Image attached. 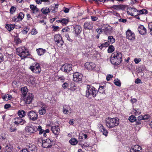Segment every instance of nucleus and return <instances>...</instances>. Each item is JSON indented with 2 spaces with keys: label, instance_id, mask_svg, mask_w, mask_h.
<instances>
[{
  "label": "nucleus",
  "instance_id": "nucleus-1",
  "mask_svg": "<svg viewBox=\"0 0 152 152\" xmlns=\"http://www.w3.org/2000/svg\"><path fill=\"white\" fill-rule=\"evenodd\" d=\"M111 63L115 65H118L122 61V54L118 51L114 52L111 55L110 58Z\"/></svg>",
  "mask_w": 152,
  "mask_h": 152
},
{
  "label": "nucleus",
  "instance_id": "nucleus-2",
  "mask_svg": "<svg viewBox=\"0 0 152 152\" xmlns=\"http://www.w3.org/2000/svg\"><path fill=\"white\" fill-rule=\"evenodd\" d=\"M106 126L110 129L117 126L119 123V120L117 117L111 118L109 117L106 118L105 121Z\"/></svg>",
  "mask_w": 152,
  "mask_h": 152
},
{
  "label": "nucleus",
  "instance_id": "nucleus-3",
  "mask_svg": "<svg viewBox=\"0 0 152 152\" xmlns=\"http://www.w3.org/2000/svg\"><path fill=\"white\" fill-rule=\"evenodd\" d=\"M16 51L17 54L22 59H24L30 55L28 49L24 47L17 48Z\"/></svg>",
  "mask_w": 152,
  "mask_h": 152
},
{
  "label": "nucleus",
  "instance_id": "nucleus-4",
  "mask_svg": "<svg viewBox=\"0 0 152 152\" xmlns=\"http://www.w3.org/2000/svg\"><path fill=\"white\" fill-rule=\"evenodd\" d=\"M86 96L89 97L91 96L94 98L96 97L98 94L97 90L91 85H87L86 91Z\"/></svg>",
  "mask_w": 152,
  "mask_h": 152
},
{
  "label": "nucleus",
  "instance_id": "nucleus-5",
  "mask_svg": "<svg viewBox=\"0 0 152 152\" xmlns=\"http://www.w3.org/2000/svg\"><path fill=\"white\" fill-rule=\"evenodd\" d=\"M29 68L33 72L36 74L40 73L41 71L40 64L37 62L32 64Z\"/></svg>",
  "mask_w": 152,
  "mask_h": 152
},
{
  "label": "nucleus",
  "instance_id": "nucleus-6",
  "mask_svg": "<svg viewBox=\"0 0 152 152\" xmlns=\"http://www.w3.org/2000/svg\"><path fill=\"white\" fill-rule=\"evenodd\" d=\"M23 98L24 102L26 104H29L32 102L34 98V96L32 93L28 92L23 96Z\"/></svg>",
  "mask_w": 152,
  "mask_h": 152
},
{
  "label": "nucleus",
  "instance_id": "nucleus-7",
  "mask_svg": "<svg viewBox=\"0 0 152 152\" xmlns=\"http://www.w3.org/2000/svg\"><path fill=\"white\" fill-rule=\"evenodd\" d=\"M143 120V117L142 115L139 116L137 118V120L136 118L134 115V123H135L134 126L136 129L137 130H139L140 129V126L142 121H140Z\"/></svg>",
  "mask_w": 152,
  "mask_h": 152
},
{
  "label": "nucleus",
  "instance_id": "nucleus-8",
  "mask_svg": "<svg viewBox=\"0 0 152 152\" xmlns=\"http://www.w3.org/2000/svg\"><path fill=\"white\" fill-rule=\"evenodd\" d=\"M101 26L103 31L107 35L110 33L112 30V28L107 24L102 23L101 24Z\"/></svg>",
  "mask_w": 152,
  "mask_h": 152
},
{
  "label": "nucleus",
  "instance_id": "nucleus-9",
  "mask_svg": "<svg viewBox=\"0 0 152 152\" xmlns=\"http://www.w3.org/2000/svg\"><path fill=\"white\" fill-rule=\"evenodd\" d=\"M83 75L78 72H75L73 74V80L74 81L77 82L79 83L82 82Z\"/></svg>",
  "mask_w": 152,
  "mask_h": 152
},
{
  "label": "nucleus",
  "instance_id": "nucleus-10",
  "mask_svg": "<svg viewBox=\"0 0 152 152\" xmlns=\"http://www.w3.org/2000/svg\"><path fill=\"white\" fill-rule=\"evenodd\" d=\"M73 28V33L75 36H78L82 31L81 27L79 25H76L74 26Z\"/></svg>",
  "mask_w": 152,
  "mask_h": 152
},
{
  "label": "nucleus",
  "instance_id": "nucleus-11",
  "mask_svg": "<svg viewBox=\"0 0 152 152\" xmlns=\"http://www.w3.org/2000/svg\"><path fill=\"white\" fill-rule=\"evenodd\" d=\"M72 69V65L71 64H65L62 65L61 69L63 71L67 73L71 71Z\"/></svg>",
  "mask_w": 152,
  "mask_h": 152
},
{
  "label": "nucleus",
  "instance_id": "nucleus-12",
  "mask_svg": "<svg viewBox=\"0 0 152 152\" xmlns=\"http://www.w3.org/2000/svg\"><path fill=\"white\" fill-rule=\"evenodd\" d=\"M28 115L30 119L32 121H35L38 119L37 113L33 111L29 112Z\"/></svg>",
  "mask_w": 152,
  "mask_h": 152
},
{
  "label": "nucleus",
  "instance_id": "nucleus-13",
  "mask_svg": "<svg viewBox=\"0 0 152 152\" xmlns=\"http://www.w3.org/2000/svg\"><path fill=\"white\" fill-rule=\"evenodd\" d=\"M54 40L57 44H58L61 46L63 45L64 42L61 35L59 34H55L54 36Z\"/></svg>",
  "mask_w": 152,
  "mask_h": 152
},
{
  "label": "nucleus",
  "instance_id": "nucleus-14",
  "mask_svg": "<svg viewBox=\"0 0 152 152\" xmlns=\"http://www.w3.org/2000/svg\"><path fill=\"white\" fill-rule=\"evenodd\" d=\"M14 123L17 126L23 125L26 123L25 120L23 119L21 117H16L14 119Z\"/></svg>",
  "mask_w": 152,
  "mask_h": 152
},
{
  "label": "nucleus",
  "instance_id": "nucleus-15",
  "mask_svg": "<svg viewBox=\"0 0 152 152\" xmlns=\"http://www.w3.org/2000/svg\"><path fill=\"white\" fill-rule=\"evenodd\" d=\"M51 141L49 139H47L45 140H42V145L44 148H51L52 146Z\"/></svg>",
  "mask_w": 152,
  "mask_h": 152
},
{
  "label": "nucleus",
  "instance_id": "nucleus-16",
  "mask_svg": "<svg viewBox=\"0 0 152 152\" xmlns=\"http://www.w3.org/2000/svg\"><path fill=\"white\" fill-rule=\"evenodd\" d=\"M25 130L27 132L31 134L37 132V127L32 125L27 126L25 127Z\"/></svg>",
  "mask_w": 152,
  "mask_h": 152
},
{
  "label": "nucleus",
  "instance_id": "nucleus-17",
  "mask_svg": "<svg viewBox=\"0 0 152 152\" xmlns=\"http://www.w3.org/2000/svg\"><path fill=\"white\" fill-rule=\"evenodd\" d=\"M85 67L89 70H91L96 67L95 64L93 62H86L85 64Z\"/></svg>",
  "mask_w": 152,
  "mask_h": 152
},
{
  "label": "nucleus",
  "instance_id": "nucleus-18",
  "mask_svg": "<svg viewBox=\"0 0 152 152\" xmlns=\"http://www.w3.org/2000/svg\"><path fill=\"white\" fill-rule=\"evenodd\" d=\"M93 27V24L92 21L86 22L83 25L84 28L86 30H91Z\"/></svg>",
  "mask_w": 152,
  "mask_h": 152
},
{
  "label": "nucleus",
  "instance_id": "nucleus-19",
  "mask_svg": "<svg viewBox=\"0 0 152 152\" xmlns=\"http://www.w3.org/2000/svg\"><path fill=\"white\" fill-rule=\"evenodd\" d=\"M63 112L64 114L69 115L71 113V109L69 105H64L63 106Z\"/></svg>",
  "mask_w": 152,
  "mask_h": 152
},
{
  "label": "nucleus",
  "instance_id": "nucleus-20",
  "mask_svg": "<svg viewBox=\"0 0 152 152\" xmlns=\"http://www.w3.org/2000/svg\"><path fill=\"white\" fill-rule=\"evenodd\" d=\"M51 131L54 134L57 136L60 132V129L58 126H51Z\"/></svg>",
  "mask_w": 152,
  "mask_h": 152
},
{
  "label": "nucleus",
  "instance_id": "nucleus-21",
  "mask_svg": "<svg viewBox=\"0 0 152 152\" xmlns=\"http://www.w3.org/2000/svg\"><path fill=\"white\" fill-rule=\"evenodd\" d=\"M56 21L57 23H60L63 25H66L69 22V20L67 18H62Z\"/></svg>",
  "mask_w": 152,
  "mask_h": 152
},
{
  "label": "nucleus",
  "instance_id": "nucleus-22",
  "mask_svg": "<svg viewBox=\"0 0 152 152\" xmlns=\"http://www.w3.org/2000/svg\"><path fill=\"white\" fill-rule=\"evenodd\" d=\"M99 130L102 133L103 135L105 136H107L108 132V131L102 124H99L98 126Z\"/></svg>",
  "mask_w": 152,
  "mask_h": 152
},
{
  "label": "nucleus",
  "instance_id": "nucleus-23",
  "mask_svg": "<svg viewBox=\"0 0 152 152\" xmlns=\"http://www.w3.org/2000/svg\"><path fill=\"white\" fill-rule=\"evenodd\" d=\"M27 147L29 152H37V149L35 145L29 144Z\"/></svg>",
  "mask_w": 152,
  "mask_h": 152
},
{
  "label": "nucleus",
  "instance_id": "nucleus-24",
  "mask_svg": "<svg viewBox=\"0 0 152 152\" xmlns=\"http://www.w3.org/2000/svg\"><path fill=\"white\" fill-rule=\"evenodd\" d=\"M113 8L117 10H125L126 6L124 5L119 4L117 5H114L110 7V8Z\"/></svg>",
  "mask_w": 152,
  "mask_h": 152
},
{
  "label": "nucleus",
  "instance_id": "nucleus-25",
  "mask_svg": "<svg viewBox=\"0 0 152 152\" xmlns=\"http://www.w3.org/2000/svg\"><path fill=\"white\" fill-rule=\"evenodd\" d=\"M138 30L139 33L141 35L145 34L147 33L146 29L143 25H141L139 26Z\"/></svg>",
  "mask_w": 152,
  "mask_h": 152
},
{
  "label": "nucleus",
  "instance_id": "nucleus-26",
  "mask_svg": "<svg viewBox=\"0 0 152 152\" xmlns=\"http://www.w3.org/2000/svg\"><path fill=\"white\" fill-rule=\"evenodd\" d=\"M126 37L129 40H132L133 38V33L132 31L128 29L126 32Z\"/></svg>",
  "mask_w": 152,
  "mask_h": 152
},
{
  "label": "nucleus",
  "instance_id": "nucleus-27",
  "mask_svg": "<svg viewBox=\"0 0 152 152\" xmlns=\"http://www.w3.org/2000/svg\"><path fill=\"white\" fill-rule=\"evenodd\" d=\"M46 105L45 104H43L42 106L39 110V113L40 115H43L45 114L46 112Z\"/></svg>",
  "mask_w": 152,
  "mask_h": 152
},
{
  "label": "nucleus",
  "instance_id": "nucleus-28",
  "mask_svg": "<svg viewBox=\"0 0 152 152\" xmlns=\"http://www.w3.org/2000/svg\"><path fill=\"white\" fill-rule=\"evenodd\" d=\"M134 11L135 12H137V15H134L135 14L134 13V17H135L136 18L139 19L140 17L139 15L141 14H142V10H139L134 7Z\"/></svg>",
  "mask_w": 152,
  "mask_h": 152
},
{
  "label": "nucleus",
  "instance_id": "nucleus-29",
  "mask_svg": "<svg viewBox=\"0 0 152 152\" xmlns=\"http://www.w3.org/2000/svg\"><path fill=\"white\" fill-rule=\"evenodd\" d=\"M69 89L71 91H74L77 88V86L73 82L71 83L69 85Z\"/></svg>",
  "mask_w": 152,
  "mask_h": 152
},
{
  "label": "nucleus",
  "instance_id": "nucleus-30",
  "mask_svg": "<svg viewBox=\"0 0 152 152\" xmlns=\"http://www.w3.org/2000/svg\"><path fill=\"white\" fill-rule=\"evenodd\" d=\"M30 7L32 11V13H33L35 14L39 11L38 8H37L34 5H31L30 6Z\"/></svg>",
  "mask_w": 152,
  "mask_h": 152
},
{
  "label": "nucleus",
  "instance_id": "nucleus-31",
  "mask_svg": "<svg viewBox=\"0 0 152 152\" xmlns=\"http://www.w3.org/2000/svg\"><path fill=\"white\" fill-rule=\"evenodd\" d=\"M109 46L108 42H106L103 43H100L98 44L97 47L99 48L100 50H102L104 48H106Z\"/></svg>",
  "mask_w": 152,
  "mask_h": 152
},
{
  "label": "nucleus",
  "instance_id": "nucleus-32",
  "mask_svg": "<svg viewBox=\"0 0 152 152\" xmlns=\"http://www.w3.org/2000/svg\"><path fill=\"white\" fill-rule=\"evenodd\" d=\"M142 147L138 145H134V152H142Z\"/></svg>",
  "mask_w": 152,
  "mask_h": 152
},
{
  "label": "nucleus",
  "instance_id": "nucleus-33",
  "mask_svg": "<svg viewBox=\"0 0 152 152\" xmlns=\"http://www.w3.org/2000/svg\"><path fill=\"white\" fill-rule=\"evenodd\" d=\"M36 51L37 52L38 55L39 56L43 55L46 51L45 49L42 48L37 49Z\"/></svg>",
  "mask_w": 152,
  "mask_h": 152
},
{
  "label": "nucleus",
  "instance_id": "nucleus-34",
  "mask_svg": "<svg viewBox=\"0 0 152 152\" xmlns=\"http://www.w3.org/2000/svg\"><path fill=\"white\" fill-rule=\"evenodd\" d=\"M18 114L19 116L18 117H21V118L24 117L26 114L25 112L23 110H19L18 111Z\"/></svg>",
  "mask_w": 152,
  "mask_h": 152
},
{
  "label": "nucleus",
  "instance_id": "nucleus-35",
  "mask_svg": "<svg viewBox=\"0 0 152 152\" xmlns=\"http://www.w3.org/2000/svg\"><path fill=\"white\" fill-rule=\"evenodd\" d=\"M58 4H55V7H51L50 10L51 12L54 13H55L57 12L58 10Z\"/></svg>",
  "mask_w": 152,
  "mask_h": 152
},
{
  "label": "nucleus",
  "instance_id": "nucleus-36",
  "mask_svg": "<svg viewBox=\"0 0 152 152\" xmlns=\"http://www.w3.org/2000/svg\"><path fill=\"white\" fill-rule=\"evenodd\" d=\"M41 11L43 14L46 15L50 12V10L47 7H44L41 9Z\"/></svg>",
  "mask_w": 152,
  "mask_h": 152
},
{
  "label": "nucleus",
  "instance_id": "nucleus-37",
  "mask_svg": "<svg viewBox=\"0 0 152 152\" xmlns=\"http://www.w3.org/2000/svg\"><path fill=\"white\" fill-rule=\"evenodd\" d=\"M104 86H100L98 90H97L98 93L99 92L100 94H105V89Z\"/></svg>",
  "mask_w": 152,
  "mask_h": 152
},
{
  "label": "nucleus",
  "instance_id": "nucleus-38",
  "mask_svg": "<svg viewBox=\"0 0 152 152\" xmlns=\"http://www.w3.org/2000/svg\"><path fill=\"white\" fill-rule=\"evenodd\" d=\"M115 41V39L113 38L112 36H109L108 37V44H112L114 43Z\"/></svg>",
  "mask_w": 152,
  "mask_h": 152
},
{
  "label": "nucleus",
  "instance_id": "nucleus-39",
  "mask_svg": "<svg viewBox=\"0 0 152 152\" xmlns=\"http://www.w3.org/2000/svg\"><path fill=\"white\" fill-rule=\"evenodd\" d=\"M29 29L30 28L28 26H25L21 31V33L23 34H26L29 31Z\"/></svg>",
  "mask_w": 152,
  "mask_h": 152
},
{
  "label": "nucleus",
  "instance_id": "nucleus-40",
  "mask_svg": "<svg viewBox=\"0 0 152 152\" xmlns=\"http://www.w3.org/2000/svg\"><path fill=\"white\" fill-rule=\"evenodd\" d=\"M5 27L9 31H10L14 28L15 26L12 24H7Z\"/></svg>",
  "mask_w": 152,
  "mask_h": 152
},
{
  "label": "nucleus",
  "instance_id": "nucleus-41",
  "mask_svg": "<svg viewBox=\"0 0 152 152\" xmlns=\"http://www.w3.org/2000/svg\"><path fill=\"white\" fill-rule=\"evenodd\" d=\"M22 91V94L23 95V96H24L27 93H28L29 92H28V89L26 87H24L22 88L21 89Z\"/></svg>",
  "mask_w": 152,
  "mask_h": 152
},
{
  "label": "nucleus",
  "instance_id": "nucleus-42",
  "mask_svg": "<svg viewBox=\"0 0 152 152\" xmlns=\"http://www.w3.org/2000/svg\"><path fill=\"white\" fill-rule=\"evenodd\" d=\"M69 142L72 145L77 144L78 142L77 140L75 138H72L69 141Z\"/></svg>",
  "mask_w": 152,
  "mask_h": 152
},
{
  "label": "nucleus",
  "instance_id": "nucleus-43",
  "mask_svg": "<svg viewBox=\"0 0 152 152\" xmlns=\"http://www.w3.org/2000/svg\"><path fill=\"white\" fill-rule=\"evenodd\" d=\"M12 96L10 95L7 94L4 95L3 97L4 100H7L11 99L12 98Z\"/></svg>",
  "mask_w": 152,
  "mask_h": 152
},
{
  "label": "nucleus",
  "instance_id": "nucleus-44",
  "mask_svg": "<svg viewBox=\"0 0 152 152\" xmlns=\"http://www.w3.org/2000/svg\"><path fill=\"white\" fill-rule=\"evenodd\" d=\"M115 50V48L113 45L109 46L107 50V52L108 53H112Z\"/></svg>",
  "mask_w": 152,
  "mask_h": 152
},
{
  "label": "nucleus",
  "instance_id": "nucleus-45",
  "mask_svg": "<svg viewBox=\"0 0 152 152\" xmlns=\"http://www.w3.org/2000/svg\"><path fill=\"white\" fill-rule=\"evenodd\" d=\"M114 84L116 86H120L121 85V83L120 80L118 79H115L114 81Z\"/></svg>",
  "mask_w": 152,
  "mask_h": 152
},
{
  "label": "nucleus",
  "instance_id": "nucleus-46",
  "mask_svg": "<svg viewBox=\"0 0 152 152\" xmlns=\"http://www.w3.org/2000/svg\"><path fill=\"white\" fill-rule=\"evenodd\" d=\"M134 114L135 115H138L141 113V111L138 109H134Z\"/></svg>",
  "mask_w": 152,
  "mask_h": 152
},
{
  "label": "nucleus",
  "instance_id": "nucleus-47",
  "mask_svg": "<svg viewBox=\"0 0 152 152\" xmlns=\"http://www.w3.org/2000/svg\"><path fill=\"white\" fill-rule=\"evenodd\" d=\"M12 20L15 22L21 21L20 18L18 17V15L13 17Z\"/></svg>",
  "mask_w": 152,
  "mask_h": 152
},
{
  "label": "nucleus",
  "instance_id": "nucleus-48",
  "mask_svg": "<svg viewBox=\"0 0 152 152\" xmlns=\"http://www.w3.org/2000/svg\"><path fill=\"white\" fill-rule=\"evenodd\" d=\"M65 78L63 76H60L58 77L57 80L59 81H61L62 83H64L65 80Z\"/></svg>",
  "mask_w": 152,
  "mask_h": 152
},
{
  "label": "nucleus",
  "instance_id": "nucleus-49",
  "mask_svg": "<svg viewBox=\"0 0 152 152\" xmlns=\"http://www.w3.org/2000/svg\"><path fill=\"white\" fill-rule=\"evenodd\" d=\"M146 69V67L145 66H142L138 68V71L139 73H143L144 71Z\"/></svg>",
  "mask_w": 152,
  "mask_h": 152
},
{
  "label": "nucleus",
  "instance_id": "nucleus-50",
  "mask_svg": "<svg viewBox=\"0 0 152 152\" xmlns=\"http://www.w3.org/2000/svg\"><path fill=\"white\" fill-rule=\"evenodd\" d=\"M133 9V8H129L127 9V12L128 15L133 16V13L131 11Z\"/></svg>",
  "mask_w": 152,
  "mask_h": 152
},
{
  "label": "nucleus",
  "instance_id": "nucleus-51",
  "mask_svg": "<svg viewBox=\"0 0 152 152\" xmlns=\"http://www.w3.org/2000/svg\"><path fill=\"white\" fill-rule=\"evenodd\" d=\"M69 86V83L67 82H65L62 85V87L65 89L68 88Z\"/></svg>",
  "mask_w": 152,
  "mask_h": 152
},
{
  "label": "nucleus",
  "instance_id": "nucleus-52",
  "mask_svg": "<svg viewBox=\"0 0 152 152\" xmlns=\"http://www.w3.org/2000/svg\"><path fill=\"white\" fill-rule=\"evenodd\" d=\"M16 10V9L15 7L14 6L11 7L10 10V13L12 14H13L15 12Z\"/></svg>",
  "mask_w": 152,
  "mask_h": 152
},
{
  "label": "nucleus",
  "instance_id": "nucleus-53",
  "mask_svg": "<svg viewBox=\"0 0 152 152\" xmlns=\"http://www.w3.org/2000/svg\"><path fill=\"white\" fill-rule=\"evenodd\" d=\"M4 151H5L10 152L11 151V148L9 146L7 145L4 148Z\"/></svg>",
  "mask_w": 152,
  "mask_h": 152
},
{
  "label": "nucleus",
  "instance_id": "nucleus-54",
  "mask_svg": "<svg viewBox=\"0 0 152 152\" xmlns=\"http://www.w3.org/2000/svg\"><path fill=\"white\" fill-rule=\"evenodd\" d=\"M24 15L23 13L22 12H20L18 15V17L20 18L21 21L24 18Z\"/></svg>",
  "mask_w": 152,
  "mask_h": 152
},
{
  "label": "nucleus",
  "instance_id": "nucleus-55",
  "mask_svg": "<svg viewBox=\"0 0 152 152\" xmlns=\"http://www.w3.org/2000/svg\"><path fill=\"white\" fill-rule=\"evenodd\" d=\"M14 40L16 41V43L17 44H19L21 42L20 39L18 37H15L14 38Z\"/></svg>",
  "mask_w": 152,
  "mask_h": 152
},
{
  "label": "nucleus",
  "instance_id": "nucleus-56",
  "mask_svg": "<svg viewBox=\"0 0 152 152\" xmlns=\"http://www.w3.org/2000/svg\"><path fill=\"white\" fill-rule=\"evenodd\" d=\"M111 13H112L113 15H115L117 17H118L120 16L119 14L117 12L115 11L112 10L110 12Z\"/></svg>",
  "mask_w": 152,
  "mask_h": 152
},
{
  "label": "nucleus",
  "instance_id": "nucleus-57",
  "mask_svg": "<svg viewBox=\"0 0 152 152\" xmlns=\"http://www.w3.org/2000/svg\"><path fill=\"white\" fill-rule=\"evenodd\" d=\"M148 27L150 29V33L152 35V22H150L148 24Z\"/></svg>",
  "mask_w": 152,
  "mask_h": 152
},
{
  "label": "nucleus",
  "instance_id": "nucleus-58",
  "mask_svg": "<svg viewBox=\"0 0 152 152\" xmlns=\"http://www.w3.org/2000/svg\"><path fill=\"white\" fill-rule=\"evenodd\" d=\"M96 31L99 34H102V32H103V30L102 29V27L97 28L96 30Z\"/></svg>",
  "mask_w": 152,
  "mask_h": 152
},
{
  "label": "nucleus",
  "instance_id": "nucleus-59",
  "mask_svg": "<svg viewBox=\"0 0 152 152\" xmlns=\"http://www.w3.org/2000/svg\"><path fill=\"white\" fill-rule=\"evenodd\" d=\"M143 120H148L149 119L150 117V116L148 114H146L144 115L143 116Z\"/></svg>",
  "mask_w": 152,
  "mask_h": 152
},
{
  "label": "nucleus",
  "instance_id": "nucleus-60",
  "mask_svg": "<svg viewBox=\"0 0 152 152\" xmlns=\"http://www.w3.org/2000/svg\"><path fill=\"white\" fill-rule=\"evenodd\" d=\"M10 131L11 132H13L17 130L16 128V127H13L12 126H11L10 128Z\"/></svg>",
  "mask_w": 152,
  "mask_h": 152
},
{
  "label": "nucleus",
  "instance_id": "nucleus-61",
  "mask_svg": "<svg viewBox=\"0 0 152 152\" xmlns=\"http://www.w3.org/2000/svg\"><path fill=\"white\" fill-rule=\"evenodd\" d=\"M113 77V75H108L106 77V80L107 81H109L110 80V78H112Z\"/></svg>",
  "mask_w": 152,
  "mask_h": 152
},
{
  "label": "nucleus",
  "instance_id": "nucleus-62",
  "mask_svg": "<svg viewBox=\"0 0 152 152\" xmlns=\"http://www.w3.org/2000/svg\"><path fill=\"white\" fill-rule=\"evenodd\" d=\"M141 61V59L140 58H135L134 59V61L136 64H138L139 62Z\"/></svg>",
  "mask_w": 152,
  "mask_h": 152
},
{
  "label": "nucleus",
  "instance_id": "nucleus-63",
  "mask_svg": "<svg viewBox=\"0 0 152 152\" xmlns=\"http://www.w3.org/2000/svg\"><path fill=\"white\" fill-rule=\"evenodd\" d=\"M37 33V32L36 30L35 29H33L31 32V34L32 35H35Z\"/></svg>",
  "mask_w": 152,
  "mask_h": 152
},
{
  "label": "nucleus",
  "instance_id": "nucleus-64",
  "mask_svg": "<svg viewBox=\"0 0 152 152\" xmlns=\"http://www.w3.org/2000/svg\"><path fill=\"white\" fill-rule=\"evenodd\" d=\"M118 21L119 22H123L124 23H125L126 22L127 20L126 19L120 18L118 20Z\"/></svg>",
  "mask_w": 152,
  "mask_h": 152
}]
</instances>
